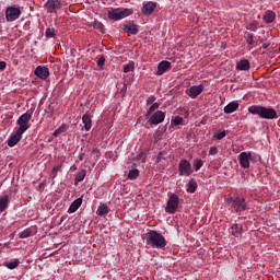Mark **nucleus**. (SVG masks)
<instances>
[{
	"label": "nucleus",
	"mask_w": 280,
	"mask_h": 280,
	"mask_svg": "<svg viewBox=\"0 0 280 280\" xmlns=\"http://www.w3.org/2000/svg\"><path fill=\"white\" fill-rule=\"evenodd\" d=\"M202 91H205V85H192L189 88L187 95H189V97H192V100H196V97H198V95H200Z\"/></svg>",
	"instance_id": "nucleus-12"
},
{
	"label": "nucleus",
	"mask_w": 280,
	"mask_h": 280,
	"mask_svg": "<svg viewBox=\"0 0 280 280\" xmlns=\"http://www.w3.org/2000/svg\"><path fill=\"white\" fill-rule=\"evenodd\" d=\"M127 176L130 180H135V178H137L139 176V170L133 168V170L129 171Z\"/></svg>",
	"instance_id": "nucleus-31"
},
{
	"label": "nucleus",
	"mask_w": 280,
	"mask_h": 280,
	"mask_svg": "<svg viewBox=\"0 0 280 280\" xmlns=\"http://www.w3.org/2000/svg\"><path fill=\"white\" fill-rule=\"evenodd\" d=\"M231 230H232V235H234V237H240V235H242L243 225L240 223H234L231 226Z\"/></svg>",
	"instance_id": "nucleus-23"
},
{
	"label": "nucleus",
	"mask_w": 280,
	"mask_h": 280,
	"mask_svg": "<svg viewBox=\"0 0 280 280\" xmlns=\"http://www.w3.org/2000/svg\"><path fill=\"white\" fill-rule=\"evenodd\" d=\"M62 132H67L66 125L60 126L58 129L54 131V137H58V135H62Z\"/></svg>",
	"instance_id": "nucleus-33"
},
{
	"label": "nucleus",
	"mask_w": 280,
	"mask_h": 280,
	"mask_svg": "<svg viewBox=\"0 0 280 280\" xmlns=\"http://www.w3.org/2000/svg\"><path fill=\"white\" fill-rule=\"evenodd\" d=\"M154 102H156V97L154 95L149 96V98L147 100V104H152Z\"/></svg>",
	"instance_id": "nucleus-43"
},
{
	"label": "nucleus",
	"mask_w": 280,
	"mask_h": 280,
	"mask_svg": "<svg viewBox=\"0 0 280 280\" xmlns=\"http://www.w3.org/2000/svg\"><path fill=\"white\" fill-rule=\"evenodd\" d=\"M226 137V131H221L220 133L215 135V138L220 141Z\"/></svg>",
	"instance_id": "nucleus-41"
},
{
	"label": "nucleus",
	"mask_w": 280,
	"mask_h": 280,
	"mask_svg": "<svg viewBox=\"0 0 280 280\" xmlns=\"http://www.w3.org/2000/svg\"><path fill=\"white\" fill-rule=\"evenodd\" d=\"M240 108V103L231 102L224 107V113L226 115H231V113H235Z\"/></svg>",
	"instance_id": "nucleus-19"
},
{
	"label": "nucleus",
	"mask_w": 280,
	"mask_h": 280,
	"mask_svg": "<svg viewBox=\"0 0 280 280\" xmlns=\"http://www.w3.org/2000/svg\"><path fill=\"white\" fill-rule=\"evenodd\" d=\"M173 124H174L175 126H180V124H183V117L176 116V117L173 119Z\"/></svg>",
	"instance_id": "nucleus-39"
},
{
	"label": "nucleus",
	"mask_w": 280,
	"mask_h": 280,
	"mask_svg": "<svg viewBox=\"0 0 280 280\" xmlns=\"http://www.w3.org/2000/svg\"><path fill=\"white\" fill-rule=\"evenodd\" d=\"M58 172H60V165H57L51 170V173H50L51 178H56V176H58Z\"/></svg>",
	"instance_id": "nucleus-38"
},
{
	"label": "nucleus",
	"mask_w": 280,
	"mask_h": 280,
	"mask_svg": "<svg viewBox=\"0 0 280 280\" xmlns=\"http://www.w3.org/2000/svg\"><path fill=\"white\" fill-rule=\"evenodd\" d=\"M130 71H135V61H129L124 66V73H130Z\"/></svg>",
	"instance_id": "nucleus-29"
},
{
	"label": "nucleus",
	"mask_w": 280,
	"mask_h": 280,
	"mask_svg": "<svg viewBox=\"0 0 280 280\" xmlns=\"http://www.w3.org/2000/svg\"><path fill=\"white\" fill-rule=\"evenodd\" d=\"M178 174L179 176H191V174H194V170H191V163L185 159L180 160L178 163Z\"/></svg>",
	"instance_id": "nucleus-7"
},
{
	"label": "nucleus",
	"mask_w": 280,
	"mask_h": 280,
	"mask_svg": "<svg viewBox=\"0 0 280 280\" xmlns=\"http://www.w3.org/2000/svg\"><path fill=\"white\" fill-rule=\"evenodd\" d=\"M105 62H106V58L100 57L97 59V67H104Z\"/></svg>",
	"instance_id": "nucleus-40"
},
{
	"label": "nucleus",
	"mask_w": 280,
	"mask_h": 280,
	"mask_svg": "<svg viewBox=\"0 0 280 280\" xmlns=\"http://www.w3.org/2000/svg\"><path fill=\"white\" fill-rule=\"evenodd\" d=\"M5 267L9 269V270H14V268H19V259H15L11 262H5Z\"/></svg>",
	"instance_id": "nucleus-32"
},
{
	"label": "nucleus",
	"mask_w": 280,
	"mask_h": 280,
	"mask_svg": "<svg viewBox=\"0 0 280 280\" xmlns=\"http://www.w3.org/2000/svg\"><path fill=\"white\" fill-rule=\"evenodd\" d=\"M89 27H93V30H98V32H102V34H104V24H102V22H93L89 24Z\"/></svg>",
	"instance_id": "nucleus-27"
},
{
	"label": "nucleus",
	"mask_w": 280,
	"mask_h": 280,
	"mask_svg": "<svg viewBox=\"0 0 280 280\" xmlns=\"http://www.w3.org/2000/svg\"><path fill=\"white\" fill-rule=\"evenodd\" d=\"M130 14H132V9L118 8L108 11L107 16L112 21H121V19H126V16H130Z\"/></svg>",
	"instance_id": "nucleus-4"
},
{
	"label": "nucleus",
	"mask_w": 280,
	"mask_h": 280,
	"mask_svg": "<svg viewBox=\"0 0 280 280\" xmlns=\"http://www.w3.org/2000/svg\"><path fill=\"white\" fill-rule=\"evenodd\" d=\"M238 71H248L250 69V61L248 59H243L236 65Z\"/></svg>",
	"instance_id": "nucleus-21"
},
{
	"label": "nucleus",
	"mask_w": 280,
	"mask_h": 280,
	"mask_svg": "<svg viewBox=\"0 0 280 280\" xmlns=\"http://www.w3.org/2000/svg\"><path fill=\"white\" fill-rule=\"evenodd\" d=\"M196 189H198V183L194 178H190L187 187L188 194H194Z\"/></svg>",
	"instance_id": "nucleus-24"
},
{
	"label": "nucleus",
	"mask_w": 280,
	"mask_h": 280,
	"mask_svg": "<svg viewBox=\"0 0 280 280\" xmlns=\"http://www.w3.org/2000/svg\"><path fill=\"white\" fill-rule=\"evenodd\" d=\"M178 205H180V198H178V195L172 194L167 199L165 212L174 215L178 211Z\"/></svg>",
	"instance_id": "nucleus-5"
},
{
	"label": "nucleus",
	"mask_w": 280,
	"mask_h": 280,
	"mask_svg": "<svg viewBox=\"0 0 280 280\" xmlns=\"http://www.w3.org/2000/svg\"><path fill=\"white\" fill-rule=\"evenodd\" d=\"M82 121L84 124V129L86 130V132L91 131V128H93V119H91V115L89 113L82 116Z\"/></svg>",
	"instance_id": "nucleus-17"
},
{
	"label": "nucleus",
	"mask_w": 280,
	"mask_h": 280,
	"mask_svg": "<svg viewBox=\"0 0 280 280\" xmlns=\"http://www.w3.org/2000/svg\"><path fill=\"white\" fill-rule=\"evenodd\" d=\"M10 205V197L8 195H4L2 198H0V213H3L8 209V206Z\"/></svg>",
	"instance_id": "nucleus-22"
},
{
	"label": "nucleus",
	"mask_w": 280,
	"mask_h": 280,
	"mask_svg": "<svg viewBox=\"0 0 280 280\" xmlns=\"http://www.w3.org/2000/svg\"><path fill=\"white\" fill-rule=\"evenodd\" d=\"M149 121L153 125L156 126L159 124H163L165 121V113L162 110L155 112L149 119Z\"/></svg>",
	"instance_id": "nucleus-10"
},
{
	"label": "nucleus",
	"mask_w": 280,
	"mask_h": 280,
	"mask_svg": "<svg viewBox=\"0 0 280 280\" xmlns=\"http://www.w3.org/2000/svg\"><path fill=\"white\" fill-rule=\"evenodd\" d=\"M250 115H258L260 119H277V110L272 107L252 105L248 107Z\"/></svg>",
	"instance_id": "nucleus-2"
},
{
	"label": "nucleus",
	"mask_w": 280,
	"mask_h": 280,
	"mask_svg": "<svg viewBox=\"0 0 280 280\" xmlns=\"http://www.w3.org/2000/svg\"><path fill=\"white\" fill-rule=\"evenodd\" d=\"M20 240H26V237H32V231L30 229L23 230L20 235Z\"/></svg>",
	"instance_id": "nucleus-30"
},
{
	"label": "nucleus",
	"mask_w": 280,
	"mask_h": 280,
	"mask_svg": "<svg viewBox=\"0 0 280 280\" xmlns=\"http://www.w3.org/2000/svg\"><path fill=\"white\" fill-rule=\"evenodd\" d=\"M209 154L215 156V154H218V147H211L209 150Z\"/></svg>",
	"instance_id": "nucleus-42"
},
{
	"label": "nucleus",
	"mask_w": 280,
	"mask_h": 280,
	"mask_svg": "<svg viewBox=\"0 0 280 280\" xmlns=\"http://www.w3.org/2000/svg\"><path fill=\"white\" fill-rule=\"evenodd\" d=\"M244 38H245L247 45H253L254 44L253 34H250L249 32H246L244 34Z\"/></svg>",
	"instance_id": "nucleus-34"
},
{
	"label": "nucleus",
	"mask_w": 280,
	"mask_h": 280,
	"mask_svg": "<svg viewBox=\"0 0 280 280\" xmlns=\"http://www.w3.org/2000/svg\"><path fill=\"white\" fill-rule=\"evenodd\" d=\"M31 119H32V113H30V112H26V113H24L23 115H21L20 117H19V119H18V121H16V124H18V128H16V130L19 131V132H22V135L30 128V121H31Z\"/></svg>",
	"instance_id": "nucleus-6"
},
{
	"label": "nucleus",
	"mask_w": 280,
	"mask_h": 280,
	"mask_svg": "<svg viewBox=\"0 0 280 280\" xmlns=\"http://www.w3.org/2000/svg\"><path fill=\"white\" fill-rule=\"evenodd\" d=\"M21 18V9L16 7H8L5 9V19L8 23H12L16 21V19Z\"/></svg>",
	"instance_id": "nucleus-8"
},
{
	"label": "nucleus",
	"mask_w": 280,
	"mask_h": 280,
	"mask_svg": "<svg viewBox=\"0 0 280 280\" xmlns=\"http://www.w3.org/2000/svg\"><path fill=\"white\" fill-rule=\"evenodd\" d=\"M21 139H23V132L15 129L14 135L11 136L8 140L9 148H14V145H16Z\"/></svg>",
	"instance_id": "nucleus-16"
},
{
	"label": "nucleus",
	"mask_w": 280,
	"mask_h": 280,
	"mask_svg": "<svg viewBox=\"0 0 280 280\" xmlns=\"http://www.w3.org/2000/svg\"><path fill=\"white\" fill-rule=\"evenodd\" d=\"M262 19H264L265 23H272L275 21V12L267 11Z\"/></svg>",
	"instance_id": "nucleus-26"
},
{
	"label": "nucleus",
	"mask_w": 280,
	"mask_h": 280,
	"mask_svg": "<svg viewBox=\"0 0 280 280\" xmlns=\"http://www.w3.org/2000/svg\"><path fill=\"white\" fill-rule=\"evenodd\" d=\"M238 161L241 167L248 170V167H250V161H253V154L250 152H242L238 155Z\"/></svg>",
	"instance_id": "nucleus-9"
},
{
	"label": "nucleus",
	"mask_w": 280,
	"mask_h": 280,
	"mask_svg": "<svg viewBox=\"0 0 280 280\" xmlns=\"http://www.w3.org/2000/svg\"><path fill=\"white\" fill-rule=\"evenodd\" d=\"M82 207V198H77L69 207L68 213H75Z\"/></svg>",
	"instance_id": "nucleus-20"
},
{
	"label": "nucleus",
	"mask_w": 280,
	"mask_h": 280,
	"mask_svg": "<svg viewBox=\"0 0 280 280\" xmlns=\"http://www.w3.org/2000/svg\"><path fill=\"white\" fill-rule=\"evenodd\" d=\"M124 32L131 34V36H137V34H139V25L130 22L126 23L124 24Z\"/></svg>",
	"instance_id": "nucleus-14"
},
{
	"label": "nucleus",
	"mask_w": 280,
	"mask_h": 280,
	"mask_svg": "<svg viewBox=\"0 0 280 280\" xmlns=\"http://www.w3.org/2000/svg\"><path fill=\"white\" fill-rule=\"evenodd\" d=\"M147 235L145 244L147 246H150V248L164 249L165 246H167L165 236H163V234L159 233L158 231L150 230Z\"/></svg>",
	"instance_id": "nucleus-1"
},
{
	"label": "nucleus",
	"mask_w": 280,
	"mask_h": 280,
	"mask_svg": "<svg viewBox=\"0 0 280 280\" xmlns=\"http://www.w3.org/2000/svg\"><path fill=\"white\" fill-rule=\"evenodd\" d=\"M170 69H172V62L163 60L158 65L156 75H163V73H166Z\"/></svg>",
	"instance_id": "nucleus-15"
},
{
	"label": "nucleus",
	"mask_w": 280,
	"mask_h": 280,
	"mask_svg": "<svg viewBox=\"0 0 280 280\" xmlns=\"http://www.w3.org/2000/svg\"><path fill=\"white\" fill-rule=\"evenodd\" d=\"M5 67H8V63H5V61H0V71H5Z\"/></svg>",
	"instance_id": "nucleus-44"
},
{
	"label": "nucleus",
	"mask_w": 280,
	"mask_h": 280,
	"mask_svg": "<svg viewBox=\"0 0 280 280\" xmlns=\"http://www.w3.org/2000/svg\"><path fill=\"white\" fill-rule=\"evenodd\" d=\"M45 7L48 12L54 13L56 10H60V8H62V2H60V0H47Z\"/></svg>",
	"instance_id": "nucleus-11"
},
{
	"label": "nucleus",
	"mask_w": 280,
	"mask_h": 280,
	"mask_svg": "<svg viewBox=\"0 0 280 280\" xmlns=\"http://www.w3.org/2000/svg\"><path fill=\"white\" fill-rule=\"evenodd\" d=\"M158 108H159V103H153V104L149 107V109H148V112H147V115H152V113H154V110H158Z\"/></svg>",
	"instance_id": "nucleus-36"
},
{
	"label": "nucleus",
	"mask_w": 280,
	"mask_h": 280,
	"mask_svg": "<svg viewBox=\"0 0 280 280\" xmlns=\"http://www.w3.org/2000/svg\"><path fill=\"white\" fill-rule=\"evenodd\" d=\"M46 38H54L56 36V30L54 28H47L45 32Z\"/></svg>",
	"instance_id": "nucleus-35"
},
{
	"label": "nucleus",
	"mask_w": 280,
	"mask_h": 280,
	"mask_svg": "<svg viewBox=\"0 0 280 280\" xmlns=\"http://www.w3.org/2000/svg\"><path fill=\"white\" fill-rule=\"evenodd\" d=\"M108 206H106V205H101L98 208H97V211H96V213H97V215H106L107 213H108Z\"/></svg>",
	"instance_id": "nucleus-28"
},
{
	"label": "nucleus",
	"mask_w": 280,
	"mask_h": 280,
	"mask_svg": "<svg viewBox=\"0 0 280 280\" xmlns=\"http://www.w3.org/2000/svg\"><path fill=\"white\" fill-rule=\"evenodd\" d=\"M156 10V3L155 2H148L143 4L142 7V14H152Z\"/></svg>",
	"instance_id": "nucleus-18"
},
{
	"label": "nucleus",
	"mask_w": 280,
	"mask_h": 280,
	"mask_svg": "<svg viewBox=\"0 0 280 280\" xmlns=\"http://www.w3.org/2000/svg\"><path fill=\"white\" fill-rule=\"evenodd\" d=\"M78 159H79V161H84V153H80Z\"/></svg>",
	"instance_id": "nucleus-46"
},
{
	"label": "nucleus",
	"mask_w": 280,
	"mask_h": 280,
	"mask_svg": "<svg viewBox=\"0 0 280 280\" xmlns=\"http://www.w3.org/2000/svg\"><path fill=\"white\" fill-rule=\"evenodd\" d=\"M192 166H194L195 171L198 172V170H200V167H202V160L196 159V160L194 161Z\"/></svg>",
	"instance_id": "nucleus-37"
},
{
	"label": "nucleus",
	"mask_w": 280,
	"mask_h": 280,
	"mask_svg": "<svg viewBox=\"0 0 280 280\" xmlns=\"http://www.w3.org/2000/svg\"><path fill=\"white\" fill-rule=\"evenodd\" d=\"M228 205H230V207H233L236 212L246 211L247 209L246 199L237 195L230 196L228 198Z\"/></svg>",
	"instance_id": "nucleus-3"
},
{
	"label": "nucleus",
	"mask_w": 280,
	"mask_h": 280,
	"mask_svg": "<svg viewBox=\"0 0 280 280\" xmlns=\"http://www.w3.org/2000/svg\"><path fill=\"white\" fill-rule=\"evenodd\" d=\"M270 47V43H264L262 44V49H268Z\"/></svg>",
	"instance_id": "nucleus-45"
},
{
	"label": "nucleus",
	"mask_w": 280,
	"mask_h": 280,
	"mask_svg": "<svg viewBox=\"0 0 280 280\" xmlns=\"http://www.w3.org/2000/svg\"><path fill=\"white\" fill-rule=\"evenodd\" d=\"M34 73L40 80H47V78H49V68L43 67V66H38L35 69Z\"/></svg>",
	"instance_id": "nucleus-13"
},
{
	"label": "nucleus",
	"mask_w": 280,
	"mask_h": 280,
	"mask_svg": "<svg viewBox=\"0 0 280 280\" xmlns=\"http://www.w3.org/2000/svg\"><path fill=\"white\" fill-rule=\"evenodd\" d=\"M84 178H86V170H81L74 178V183L75 185H78V183H82V180H84Z\"/></svg>",
	"instance_id": "nucleus-25"
}]
</instances>
